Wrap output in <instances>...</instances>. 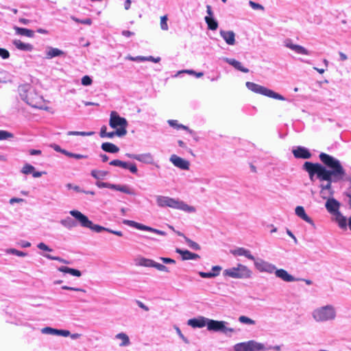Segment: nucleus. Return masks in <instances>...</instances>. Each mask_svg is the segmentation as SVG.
Listing matches in <instances>:
<instances>
[{"label":"nucleus","instance_id":"15","mask_svg":"<svg viewBox=\"0 0 351 351\" xmlns=\"http://www.w3.org/2000/svg\"><path fill=\"white\" fill-rule=\"evenodd\" d=\"M169 160L172 164L182 170H189L190 163L188 160L178 156L176 154H173L170 156Z\"/></svg>","mask_w":351,"mask_h":351},{"label":"nucleus","instance_id":"18","mask_svg":"<svg viewBox=\"0 0 351 351\" xmlns=\"http://www.w3.org/2000/svg\"><path fill=\"white\" fill-rule=\"evenodd\" d=\"M284 45L299 54L309 55L310 53L304 47L293 44L290 38H287L284 40Z\"/></svg>","mask_w":351,"mask_h":351},{"label":"nucleus","instance_id":"61","mask_svg":"<svg viewBox=\"0 0 351 351\" xmlns=\"http://www.w3.org/2000/svg\"><path fill=\"white\" fill-rule=\"evenodd\" d=\"M333 194H329L328 191L325 189H321L320 190V195L323 199H328V197L329 196L332 195Z\"/></svg>","mask_w":351,"mask_h":351},{"label":"nucleus","instance_id":"23","mask_svg":"<svg viewBox=\"0 0 351 351\" xmlns=\"http://www.w3.org/2000/svg\"><path fill=\"white\" fill-rule=\"evenodd\" d=\"M325 206L328 212L333 215L339 213V209L340 204L334 198H328L326 202Z\"/></svg>","mask_w":351,"mask_h":351},{"label":"nucleus","instance_id":"16","mask_svg":"<svg viewBox=\"0 0 351 351\" xmlns=\"http://www.w3.org/2000/svg\"><path fill=\"white\" fill-rule=\"evenodd\" d=\"M126 156L145 164L152 165L154 163V157L150 153L141 154H126Z\"/></svg>","mask_w":351,"mask_h":351},{"label":"nucleus","instance_id":"48","mask_svg":"<svg viewBox=\"0 0 351 351\" xmlns=\"http://www.w3.org/2000/svg\"><path fill=\"white\" fill-rule=\"evenodd\" d=\"M71 18L73 21H74L75 22L78 23L85 24V25H90L92 24V20L89 18H87V19H85L83 20L79 19L75 16H71Z\"/></svg>","mask_w":351,"mask_h":351},{"label":"nucleus","instance_id":"34","mask_svg":"<svg viewBox=\"0 0 351 351\" xmlns=\"http://www.w3.org/2000/svg\"><path fill=\"white\" fill-rule=\"evenodd\" d=\"M269 349H271V348H266V345L264 343H259L254 340H250V351H263V350Z\"/></svg>","mask_w":351,"mask_h":351},{"label":"nucleus","instance_id":"45","mask_svg":"<svg viewBox=\"0 0 351 351\" xmlns=\"http://www.w3.org/2000/svg\"><path fill=\"white\" fill-rule=\"evenodd\" d=\"M35 170V167L29 164H25L21 169V173L23 174H29L32 173Z\"/></svg>","mask_w":351,"mask_h":351},{"label":"nucleus","instance_id":"46","mask_svg":"<svg viewBox=\"0 0 351 351\" xmlns=\"http://www.w3.org/2000/svg\"><path fill=\"white\" fill-rule=\"evenodd\" d=\"M167 16L165 15L160 17V28L162 30L167 31L169 29V26L167 24Z\"/></svg>","mask_w":351,"mask_h":351},{"label":"nucleus","instance_id":"35","mask_svg":"<svg viewBox=\"0 0 351 351\" xmlns=\"http://www.w3.org/2000/svg\"><path fill=\"white\" fill-rule=\"evenodd\" d=\"M101 149L106 152L114 154L119 151V148L111 143H104L101 145Z\"/></svg>","mask_w":351,"mask_h":351},{"label":"nucleus","instance_id":"17","mask_svg":"<svg viewBox=\"0 0 351 351\" xmlns=\"http://www.w3.org/2000/svg\"><path fill=\"white\" fill-rule=\"evenodd\" d=\"M284 45L299 54L309 55L310 53L304 47L293 44L290 38H287L284 40Z\"/></svg>","mask_w":351,"mask_h":351},{"label":"nucleus","instance_id":"6","mask_svg":"<svg viewBox=\"0 0 351 351\" xmlns=\"http://www.w3.org/2000/svg\"><path fill=\"white\" fill-rule=\"evenodd\" d=\"M19 95L22 100L36 108H42V97L29 86L19 87Z\"/></svg>","mask_w":351,"mask_h":351},{"label":"nucleus","instance_id":"20","mask_svg":"<svg viewBox=\"0 0 351 351\" xmlns=\"http://www.w3.org/2000/svg\"><path fill=\"white\" fill-rule=\"evenodd\" d=\"M276 276L282 280L287 282H292L298 281V279L295 278L292 275L289 274L285 269H278L276 267V271L274 272Z\"/></svg>","mask_w":351,"mask_h":351},{"label":"nucleus","instance_id":"11","mask_svg":"<svg viewBox=\"0 0 351 351\" xmlns=\"http://www.w3.org/2000/svg\"><path fill=\"white\" fill-rule=\"evenodd\" d=\"M109 125L112 128L126 130L128 123L125 118L120 117L116 111H112L110 116Z\"/></svg>","mask_w":351,"mask_h":351},{"label":"nucleus","instance_id":"10","mask_svg":"<svg viewBox=\"0 0 351 351\" xmlns=\"http://www.w3.org/2000/svg\"><path fill=\"white\" fill-rule=\"evenodd\" d=\"M135 265L136 266H141V267H154L156 268L157 270L160 271H164L169 273V269L165 265L156 263L154 261L147 258L143 256L137 257L135 259Z\"/></svg>","mask_w":351,"mask_h":351},{"label":"nucleus","instance_id":"8","mask_svg":"<svg viewBox=\"0 0 351 351\" xmlns=\"http://www.w3.org/2000/svg\"><path fill=\"white\" fill-rule=\"evenodd\" d=\"M245 86L250 90L260 94L264 96H267L270 98H273L275 99H278L281 101L286 100L285 97L282 95L273 91L271 89H269L265 86H261L258 84L251 82H247L245 83Z\"/></svg>","mask_w":351,"mask_h":351},{"label":"nucleus","instance_id":"9","mask_svg":"<svg viewBox=\"0 0 351 351\" xmlns=\"http://www.w3.org/2000/svg\"><path fill=\"white\" fill-rule=\"evenodd\" d=\"M252 271L245 265L238 264L237 267L226 269L223 271L224 276L232 278L244 279L252 276Z\"/></svg>","mask_w":351,"mask_h":351},{"label":"nucleus","instance_id":"50","mask_svg":"<svg viewBox=\"0 0 351 351\" xmlns=\"http://www.w3.org/2000/svg\"><path fill=\"white\" fill-rule=\"evenodd\" d=\"M199 275L204 278H212L217 276V274H212V272L199 271Z\"/></svg>","mask_w":351,"mask_h":351},{"label":"nucleus","instance_id":"47","mask_svg":"<svg viewBox=\"0 0 351 351\" xmlns=\"http://www.w3.org/2000/svg\"><path fill=\"white\" fill-rule=\"evenodd\" d=\"M6 253L14 254V255H16L18 256H22V257L27 256V253L23 252L22 251L17 250L14 248L8 249L6 250Z\"/></svg>","mask_w":351,"mask_h":351},{"label":"nucleus","instance_id":"64","mask_svg":"<svg viewBox=\"0 0 351 351\" xmlns=\"http://www.w3.org/2000/svg\"><path fill=\"white\" fill-rule=\"evenodd\" d=\"M266 348H271V349L263 350V351H280L281 350L280 346H266Z\"/></svg>","mask_w":351,"mask_h":351},{"label":"nucleus","instance_id":"31","mask_svg":"<svg viewBox=\"0 0 351 351\" xmlns=\"http://www.w3.org/2000/svg\"><path fill=\"white\" fill-rule=\"evenodd\" d=\"M334 216L339 227L343 230H347L348 221L347 222L346 218L340 212L334 215Z\"/></svg>","mask_w":351,"mask_h":351},{"label":"nucleus","instance_id":"53","mask_svg":"<svg viewBox=\"0 0 351 351\" xmlns=\"http://www.w3.org/2000/svg\"><path fill=\"white\" fill-rule=\"evenodd\" d=\"M44 257L47 258V259H49V260H54V261H60L61 263H66V261L62 259V258L59 257V256H53L50 254H42Z\"/></svg>","mask_w":351,"mask_h":351},{"label":"nucleus","instance_id":"36","mask_svg":"<svg viewBox=\"0 0 351 351\" xmlns=\"http://www.w3.org/2000/svg\"><path fill=\"white\" fill-rule=\"evenodd\" d=\"M64 54V52L58 48L49 47L47 51V58L51 59L54 57L60 56Z\"/></svg>","mask_w":351,"mask_h":351},{"label":"nucleus","instance_id":"12","mask_svg":"<svg viewBox=\"0 0 351 351\" xmlns=\"http://www.w3.org/2000/svg\"><path fill=\"white\" fill-rule=\"evenodd\" d=\"M254 264L256 269L260 272H265L269 274H274L276 269L275 265L262 258H255Z\"/></svg>","mask_w":351,"mask_h":351},{"label":"nucleus","instance_id":"54","mask_svg":"<svg viewBox=\"0 0 351 351\" xmlns=\"http://www.w3.org/2000/svg\"><path fill=\"white\" fill-rule=\"evenodd\" d=\"M92 82V79L88 75H85L82 78V84L84 86H89Z\"/></svg>","mask_w":351,"mask_h":351},{"label":"nucleus","instance_id":"62","mask_svg":"<svg viewBox=\"0 0 351 351\" xmlns=\"http://www.w3.org/2000/svg\"><path fill=\"white\" fill-rule=\"evenodd\" d=\"M145 61H150V62H159L160 61V57H157V58H154L153 56H145Z\"/></svg>","mask_w":351,"mask_h":351},{"label":"nucleus","instance_id":"3","mask_svg":"<svg viewBox=\"0 0 351 351\" xmlns=\"http://www.w3.org/2000/svg\"><path fill=\"white\" fill-rule=\"evenodd\" d=\"M156 200L157 205L161 208L169 207L189 213H195L196 211L195 207L188 205L179 199H175L168 196L156 195Z\"/></svg>","mask_w":351,"mask_h":351},{"label":"nucleus","instance_id":"33","mask_svg":"<svg viewBox=\"0 0 351 351\" xmlns=\"http://www.w3.org/2000/svg\"><path fill=\"white\" fill-rule=\"evenodd\" d=\"M167 123H169V125L171 127H172L173 128H176L178 130L182 129V130L187 131L188 132H189L191 134H194V132L193 130H190L189 128V127L184 125L182 124L178 123L177 120L170 119V120L167 121Z\"/></svg>","mask_w":351,"mask_h":351},{"label":"nucleus","instance_id":"22","mask_svg":"<svg viewBox=\"0 0 351 351\" xmlns=\"http://www.w3.org/2000/svg\"><path fill=\"white\" fill-rule=\"evenodd\" d=\"M45 334H49L56 336L68 337L70 336L72 339H77L80 337L78 333H71L69 330H42Z\"/></svg>","mask_w":351,"mask_h":351},{"label":"nucleus","instance_id":"21","mask_svg":"<svg viewBox=\"0 0 351 351\" xmlns=\"http://www.w3.org/2000/svg\"><path fill=\"white\" fill-rule=\"evenodd\" d=\"M106 130H107L106 126L104 125L101 127V131H100V136L101 138L108 137V138H112L114 136H118L121 137V136H125L127 134V130H124L123 129L116 130V131L110 132H107Z\"/></svg>","mask_w":351,"mask_h":351},{"label":"nucleus","instance_id":"28","mask_svg":"<svg viewBox=\"0 0 351 351\" xmlns=\"http://www.w3.org/2000/svg\"><path fill=\"white\" fill-rule=\"evenodd\" d=\"M231 253L234 256H244L248 259L253 261H254L255 260L254 256L251 254L250 251L243 247H238L234 250H232Z\"/></svg>","mask_w":351,"mask_h":351},{"label":"nucleus","instance_id":"29","mask_svg":"<svg viewBox=\"0 0 351 351\" xmlns=\"http://www.w3.org/2000/svg\"><path fill=\"white\" fill-rule=\"evenodd\" d=\"M77 221H78L76 219L75 220L70 217H66L64 219H62L60 221V223L65 228L68 230H71L77 226Z\"/></svg>","mask_w":351,"mask_h":351},{"label":"nucleus","instance_id":"7","mask_svg":"<svg viewBox=\"0 0 351 351\" xmlns=\"http://www.w3.org/2000/svg\"><path fill=\"white\" fill-rule=\"evenodd\" d=\"M326 166L322 165L319 163H313L311 162H305L303 165V169L308 173L309 178L311 181H313L315 175L319 179H327L328 173L326 171Z\"/></svg>","mask_w":351,"mask_h":351},{"label":"nucleus","instance_id":"19","mask_svg":"<svg viewBox=\"0 0 351 351\" xmlns=\"http://www.w3.org/2000/svg\"><path fill=\"white\" fill-rule=\"evenodd\" d=\"M292 153L294 157L296 158L309 159L312 156V154L309 150L302 146H298L293 148Z\"/></svg>","mask_w":351,"mask_h":351},{"label":"nucleus","instance_id":"44","mask_svg":"<svg viewBox=\"0 0 351 351\" xmlns=\"http://www.w3.org/2000/svg\"><path fill=\"white\" fill-rule=\"evenodd\" d=\"M110 165L115 167H120L123 169H128V162H123L119 160H113L110 162Z\"/></svg>","mask_w":351,"mask_h":351},{"label":"nucleus","instance_id":"30","mask_svg":"<svg viewBox=\"0 0 351 351\" xmlns=\"http://www.w3.org/2000/svg\"><path fill=\"white\" fill-rule=\"evenodd\" d=\"M176 252L182 256L183 260H195L199 258V256L198 254L192 253L189 250H183L177 248Z\"/></svg>","mask_w":351,"mask_h":351},{"label":"nucleus","instance_id":"57","mask_svg":"<svg viewBox=\"0 0 351 351\" xmlns=\"http://www.w3.org/2000/svg\"><path fill=\"white\" fill-rule=\"evenodd\" d=\"M0 57L3 59H8L10 57L9 51L3 48H0Z\"/></svg>","mask_w":351,"mask_h":351},{"label":"nucleus","instance_id":"42","mask_svg":"<svg viewBox=\"0 0 351 351\" xmlns=\"http://www.w3.org/2000/svg\"><path fill=\"white\" fill-rule=\"evenodd\" d=\"M94 134H95L94 132L69 131L67 132V135H69V136H93Z\"/></svg>","mask_w":351,"mask_h":351},{"label":"nucleus","instance_id":"59","mask_svg":"<svg viewBox=\"0 0 351 351\" xmlns=\"http://www.w3.org/2000/svg\"><path fill=\"white\" fill-rule=\"evenodd\" d=\"M159 259L164 264H175L176 263V261L174 259L171 258L160 257Z\"/></svg>","mask_w":351,"mask_h":351},{"label":"nucleus","instance_id":"26","mask_svg":"<svg viewBox=\"0 0 351 351\" xmlns=\"http://www.w3.org/2000/svg\"><path fill=\"white\" fill-rule=\"evenodd\" d=\"M223 60L232 66L234 69L243 73H248L249 69L243 66L241 62L235 59L223 58Z\"/></svg>","mask_w":351,"mask_h":351},{"label":"nucleus","instance_id":"27","mask_svg":"<svg viewBox=\"0 0 351 351\" xmlns=\"http://www.w3.org/2000/svg\"><path fill=\"white\" fill-rule=\"evenodd\" d=\"M114 340L117 341V344L121 347L128 346L130 343L129 337L123 332H120L116 335Z\"/></svg>","mask_w":351,"mask_h":351},{"label":"nucleus","instance_id":"14","mask_svg":"<svg viewBox=\"0 0 351 351\" xmlns=\"http://www.w3.org/2000/svg\"><path fill=\"white\" fill-rule=\"evenodd\" d=\"M123 223L125 225L129 226L130 227L135 228H136L138 230L149 231V232H154V233H156L157 234L162 235V236H165L167 234V233L165 232H164V231L153 228L152 227H149V226H145V225L137 223V222L134 221H131V220H128V219H124L123 221Z\"/></svg>","mask_w":351,"mask_h":351},{"label":"nucleus","instance_id":"39","mask_svg":"<svg viewBox=\"0 0 351 351\" xmlns=\"http://www.w3.org/2000/svg\"><path fill=\"white\" fill-rule=\"evenodd\" d=\"M234 351H250V341L238 343L233 347Z\"/></svg>","mask_w":351,"mask_h":351},{"label":"nucleus","instance_id":"2","mask_svg":"<svg viewBox=\"0 0 351 351\" xmlns=\"http://www.w3.org/2000/svg\"><path fill=\"white\" fill-rule=\"evenodd\" d=\"M69 214L76 219L80 225L83 228H87L95 232H101L102 231H107L119 237H122L123 233L121 231L112 230L109 228L101 226L99 225L94 224L83 213L77 210H72L69 211Z\"/></svg>","mask_w":351,"mask_h":351},{"label":"nucleus","instance_id":"41","mask_svg":"<svg viewBox=\"0 0 351 351\" xmlns=\"http://www.w3.org/2000/svg\"><path fill=\"white\" fill-rule=\"evenodd\" d=\"M91 176L97 180H102L106 176L108 175V171L103 170H92L90 173Z\"/></svg>","mask_w":351,"mask_h":351},{"label":"nucleus","instance_id":"55","mask_svg":"<svg viewBox=\"0 0 351 351\" xmlns=\"http://www.w3.org/2000/svg\"><path fill=\"white\" fill-rule=\"evenodd\" d=\"M37 247L41 250L46 251V252H52L53 250L50 248L48 245H47L44 243H39L37 245Z\"/></svg>","mask_w":351,"mask_h":351},{"label":"nucleus","instance_id":"43","mask_svg":"<svg viewBox=\"0 0 351 351\" xmlns=\"http://www.w3.org/2000/svg\"><path fill=\"white\" fill-rule=\"evenodd\" d=\"M184 240H185V242L186 243V244L189 245V247H191V249H193L194 250H200L199 245L198 243H197L196 242L192 241L191 239H189L186 237H184Z\"/></svg>","mask_w":351,"mask_h":351},{"label":"nucleus","instance_id":"32","mask_svg":"<svg viewBox=\"0 0 351 351\" xmlns=\"http://www.w3.org/2000/svg\"><path fill=\"white\" fill-rule=\"evenodd\" d=\"M14 45L19 50L24 51H32L33 49V46L29 43H24L20 40H13Z\"/></svg>","mask_w":351,"mask_h":351},{"label":"nucleus","instance_id":"5","mask_svg":"<svg viewBox=\"0 0 351 351\" xmlns=\"http://www.w3.org/2000/svg\"><path fill=\"white\" fill-rule=\"evenodd\" d=\"M187 324L192 328H202L206 326L207 329H228L226 327V322L215 321L201 316L189 319Z\"/></svg>","mask_w":351,"mask_h":351},{"label":"nucleus","instance_id":"58","mask_svg":"<svg viewBox=\"0 0 351 351\" xmlns=\"http://www.w3.org/2000/svg\"><path fill=\"white\" fill-rule=\"evenodd\" d=\"M66 187L68 189H73L75 191L77 192V193H81L82 192V189H81V188L78 186H76V185H73L71 183H68L66 185Z\"/></svg>","mask_w":351,"mask_h":351},{"label":"nucleus","instance_id":"49","mask_svg":"<svg viewBox=\"0 0 351 351\" xmlns=\"http://www.w3.org/2000/svg\"><path fill=\"white\" fill-rule=\"evenodd\" d=\"M239 320L240 322H241L243 324H248V325L255 324V321H254L253 319H252L247 317L243 316V315L240 316L239 318Z\"/></svg>","mask_w":351,"mask_h":351},{"label":"nucleus","instance_id":"51","mask_svg":"<svg viewBox=\"0 0 351 351\" xmlns=\"http://www.w3.org/2000/svg\"><path fill=\"white\" fill-rule=\"evenodd\" d=\"M125 58L127 60H131V61H135V62H144V61H145V56H136V57H133V56H128Z\"/></svg>","mask_w":351,"mask_h":351},{"label":"nucleus","instance_id":"38","mask_svg":"<svg viewBox=\"0 0 351 351\" xmlns=\"http://www.w3.org/2000/svg\"><path fill=\"white\" fill-rule=\"evenodd\" d=\"M16 34L21 36H25L29 38H32L34 36V32L26 28L14 27Z\"/></svg>","mask_w":351,"mask_h":351},{"label":"nucleus","instance_id":"40","mask_svg":"<svg viewBox=\"0 0 351 351\" xmlns=\"http://www.w3.org/2000/svg\"><path fill=\"white\" fill-rule=\"evenodd\" d=\"M204 19L209 29L216 30L217 29L218 22L213 16H205Z\"/></svg>","mask_w":351,"mask_h":351},{"label":"nucleus","instance_id":"1","mask_svg":"<svg viewBox=\"0 0 351 351\" xmlns=\"http://www.w3.org/2000/svg\"><path fill=\"white\" fill-rule=\"evenodd\" d=\"M319 157L324 165L327 167L326 171L329 174L327 179H319V181L322 182L319 188L327 190L329 194H333L332 183L343 180L346 176V170L338 159L329 154L321 153Z\"/></svg>","mask_w":351,"mask_h":351},{"label":"nucleus","instance_id":"4","mask_svg":"<svg viewBox=\"0 0 351 351\" xmlns=\"http://www.w3.org/2000/svg\"><path fill=\"white\" fill-rule=\"evenodd\" d=\"M312 317L317 322H328L335 319L337 317L336 308L332 304H326L315 308L312 311Z\"/></svg>","mask_w":351,"mask_h":351},{"label":"nucleus","instance_id":"63","mask_svg":"<svg viewBox=\"0 0 351 351\" xmlns=\"http://www.w3.org/2000/svg\"><path fill=\"white\" fill-rule=\"evenodd\" d=\"M132 172V173H136L138 171L137 167L135 164H130L128 163V169Z\"/></svg>","mask_w":351,"mask_h":351},{"label":"nucleus","instance_id":"24","mask_svg":"<svg viewBox=\"0 0 351 351\" xmlns=\"http://www.w3.org/2000/svg\"><path fill=\"white\" fill-rule=\"evenodd\" d=\"M220 35L229 45L235 44V34L232 31L220 30Z\"/></svg>","mask_w":351,"mask_h":351},{"label":"nucleus","instance_id":"52","mask_svg":"<svg viewBox=\"0 0 351 351\" xmlns=\"http://www.w3.org/2000/svg\"><path fill=\"white\" fill-rule=\"evenodd\" d=\"M12 137V134L4 130H0V140H5Z\"/></svg>","mask_w":351,"mask_h":351},{"label":"nucleus","instance_id":"13","mask_svg":"<svg viewBox=\"0 0 351 351\" xmlns=\"http://www.w3.org/2000/svg\"><path fill=\"white\" fill-rule=\"evenodd\" d=\"M96 185L99 188H108L110 189L123 192L126 194L134 195V191L132 189H131L127 185L114 184H111V183H108V182H99V181H97L96 182Z\"/></svg>","mask_w":351,"mask_h":351},{"label":"nucleus","instance_id":"37","mask_svg":"<svg viewBox=\"0 0 351 351\" xmlns=\"http://www.w3.org/2000/svg\"><path fill=\"white\" fill-rule=\"evenodd\" d=\"M58 270L63 273L69 274L73 276L80 277L82 275V273L80 270H77V269H75L73 268H70V267H68L66 266L60 267L58 268Z\"/></svg>","mask_w":351,"mask_h":351},{"label":"nucleus","instance_id":"25","mask_svg":"<svg viewBox=\"0 0 351 351\" xmlns=\"http://www.w3.org/2000/svg\"><path fill=\"white\" fill-rule=\"evenodd\" d=\"M295 215L303 219L304 221L308 223L309 224L312 225L313 226H315V223L311 219V217H309L304 210V208L303 206H298L295 209Z\"/></svg>","mask_w":351,"mask_h":351},{"label":"nucleus","instance_id":"60","mask_svg":"<svg viewBox=\"0 0 351 351\" xmlns=\"http://www.w3.org/2000/svg\"><path fill=\"white\" fill-rule=\"evenodd\" d=\"M62 289L64 290H71V291H80V292H83V293L86 292V291L83 289L75 288V287H69V286H66V285L62 286Z\"/></svg>","mask_w":351,"mask_h":351},{"label":"nucleus","instance_id":"56","mask_svg":"<svg viewBox=\"0 0 351 351\" xmlns=\"http://www.w3.org/2000/svg\"><path fill=\"white\" fill-rule=\"evenodd\" d=\"M249 4L253 10H264V8L262 5H261L258 3L254 2L252 1H250Z\"/></svg>","mask_w":351,"mask_h":351}]
</instances>
